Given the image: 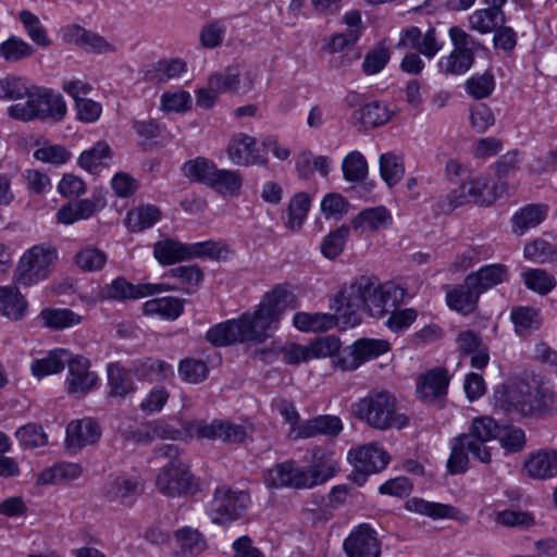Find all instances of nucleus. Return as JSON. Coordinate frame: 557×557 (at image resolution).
<instances>
[{"label": "nucleus", "mask_w": 557, "mask_h": 557, "mask_svg": "<svg viewBox=\"0 0 557 557\" xmlns=\"http://www.w3.org/2000/svg\"><path fill=\"white\" fill-rule=\"evenodd\" d=\"M511 320L518 333L525 335L540 327L539 313L535 309L520 307L511 311Z\"/></svg>", "instance_id": "58"}, {"label": "nucleus", "mask_w": 557, "mask_h": 557, "mask_svg": "<svg viewBox=\"0 0 557 557\" xmlns=\"http://www.w3.org/2000/svg\"><path fill=\"white\" fill-rule=\"evenodd\" d=\"M100 436L101 429L92 419L72 421L66 428V444L74 450L96 443Z\"/></svg>", "instance_id": "23"}, {"label": "nucleus", "mask_w": 557, "mask_h": 557, "mask_svg": "<svg viewBox=\"0 0 557 557\" xmlns=\"http://www.w3.org/2000/svg\"><path fill=\"white\" fill-rule=\"evenodd\" d=\"M505 24L504 12H493L486 9L475 10L469 16V25L473 30L480 34H488L495 32V29Z\"/></svg>", "instance_id": "39"}, {"label": "nucleus", "mask_w": 557, "mask_h": 557, "mask_svg": "<svg viewBox=\"0 0 557 557\" xmlns=\"http://www.w3.org/2000/svg\"><path fill=\"white\" fill-rule=\"evenodd\" d=\"M347 557H380L377 534L369 524L355 528L343 543Z\"/></svg>", "instance_id": "16"}, {"label": "nucleus", "mask_w": 557, "mask_h": 557, "mask_svg": "<svg viewBox=\"0 0 557 557\" xmlns=\"http://www.w3.org/2000/svg\"><path fill=\"white\" fill-rule=\"evenodd\" d=\"M71 352L66 349H55L45 358L32 363V372L38 379L61 372L70 361Z\"/></svg>", "instance_id": "33"}, {"label": "nucleus", "mask_w": 557, "mask_h": 557, "mask_svg": "<svg viewBox=\"0 0 557 557\" xmlns=\"http://www.w3.org/2000/svg\"><path fill=\"white\" fill-rule=\"evenodd\" d=\"M480 293L467 275L463 283L450 289L446 294V301L450 309L467 315L472 313L478 306Z\"/></svg>", "instance_id": "24"}, {"label": "nucleus", "mask_w": 557, "mask_h": 557, "mask_svg": "<svg viewBox=\"0 0 557 557\" xmlns=\"http://www.w3.org/2000/svg\"><path fill=\"white\" fill-rule=\"evenodd\" d=\"M449 376L443 368H435L422 375L417 385V392L421 399L433 403L447 393Z\"/></svg>", "instance_id": "22"}, {"label": "nucleus", "mask_w": 557, "mask_h": 557, "mask_svg": "<svg viewBox=\"0 0 557 557\" xmlns=\"http://www.w3.org/2000/svg\"><path fill=\"white\" fill-rule=\"evenodd\" d=\"M143 484L135 478L115 476L103 486V496L111 503L132 505L141 494Z\"/></svg>", "instance_id": "20"}, {"label": "nucleus", "mask_w": 557, "mask_h": 557, "mask_svg": "<svg viewBox=\"0 0 557 557\" xmlns=\"http://www.w3.org/2000/svg\"><path fill=\"white\" fill-rule=\"evenodd\" d=\"M242 185L243 176L238 171L215 166L208 187L223 195L237 196Z\"/></svg>", "instance_id": "32"}, {"label": "nucleus", "mask_w": 557, "mask_h": 557, "mask_svg": "<svg viewBox=\"0 0 557 557\" xmlns=\"http://www.w3.org/2000/svg\"><path fill=\"white\" fill-rule=\"evenodd\" d=\"M391 349L385 339L359 338L342 349L333 362L342 371H354L364 362L375 359Z\"/></svg>", "instance_id": "11"}, {"label": "nucleus", "mask_w": 557, "mask_h": 557, "mask_svg": "<svg viewBox=\"0 0 557 557\" xmlns=\"http://www.w3.org/2000/svg\"><path fill=\"white\" fill-rule=\"evenodd\" d=\"M178 373L189 383H200L207 379L209 369L206 362L196 359H185L180 362Z\"/></svg>", "instance_id": "61"}, {"label": "nucleus", "mask_w": 557, "mask_h": 557, "mask_svg": "<svg viewBox=\"0 0 557 557\" xmlns=\"http://www.w3.org/2000/svg\"><path fill=\"white\" fill-rule=\"evenodd\" d=\"M153 256L162 265L190 260L189 244L165 238L153 244Z\"/></svg>", "instance_id": "28"}, {"label": "nucleus", "mask_w": 557, "mask_h": 557, "mask_svg": "<svg viewBox=\"0 0 557 557\" xmlns=\"http://www.w3.org/2000/svg\"><path fill=\"white\" fill-rule=\"evenodd\" d=\"M380 173L382 180L388 187H393L400 182L405 174L403 159L393 152H386L380 156Z\"/></svg>", "instance_id": "40"}, {"label": "nucleus", "mask_w": 557, "mask_h": 557, "mask_svg": "<svg viewBox=\"0 0 557 557\" xmlns=\"http://www.w3.org/2000/svg\"><path fill=\"white\" fill-rule=\"evenodd\" d=\"M527 288L541 294H548L555 286L556 280L543 269H531L522 274Z\"/></svg>", "instance_id": "49"}, {"label": "nucleus", "mask_w": 557, "mask_h": 557, "mask_svg": "<svg viewBox=\"0 0 557 557\" xmlns=\"http://www.w3.org/2000/svg\"><path fill=\"white\" fill-rule=\"evenodd\" d=\"M157 455L169 459L156 476V487L162 495L181 497L193 495L199 490L198 480L190 472V466L181 457L176 445H162Z\"/></svg>", "instance_id": "8"}, {"label": "nucleus", "mask_w": 557, "mask_h": 557, "mask_svg": "<svg viewBox=\"0 0 557 557\" xmlns=\"http://www.w3.org/2000/svg\"><path fill=\"white\" fill-rule=\"evenodd\" d=\"M112 152L108 143L100 140L78 157V164L90 173H98L101 168L108 166Z\"/></svg>", "instance_id": "31"}, {"label": "nucleus", "mask_w": 557, "mask_h": 557, "mask_svg": "<svg viewBox=\"0 0 557 557\" xmlns=\"http://www.w3.org/2000/svg\"><path fill=\"white\" fill-rule=\"evenodd\" d=\"M164 277H173L180 280L181 284L184 285V287H177L174 285H171L174 287V290H183L186 294H193L195 293L199 285L203 281V272L198 265H180L173 269H170L165 274Z\"/></svg>", "instance_id": "36"}, {"label": "nucleus", "mask_w": 557, "mask_h": 557, "mask_svg": "<svg viewBox=\"0 0 557 557\" xmlns=\"http://www.w3.org/2000/svg\"><path fill=\"white\" fill-rule=\"evenodd\" d=\"M392 223V214L384 206L364 209L351 221L354 230L360 233H372L385 230L389 227Z\"/></svg>", "instance_id": "25"}, {"label": "nucleus", "mask_w": 557, "mask_h": 557, "mask_svg": "<svg viewBox=\"0 0 557 557\" xmlns=\"http://www.w3.org/2000/svg\"><path fill=\"white\" fill-rule=\"evenodd\" d=\"M342 169L348 182H360L368 174V163L359 151L348 153L342 162Z\"/></svg>", "instance_id": "50"}, {"label": "nucleus", "mask_w": 557, "mask_h": 557, "mask_svg": "<svg viewBox=\"0 0 557 557\" xmlns=\"http://www.w3.org/2000/svg\"><path fill=\"white\" fill-rule=\"evenodd\" d=\"M498 186L491 185L485 175H479L461 183L446 195L433 198V207L437 214H448L456 208L473 202L478 206H491L498 197Z\"/></svg>", "instance_id": "9"}, {"label": "nucleus", "mask_w": 557, "mask_h": 557, "mask_svg": "<svg viewBox=\"0 0 557 557\" xmlns=\"http://www.w3.org/2000/svg\"><path fill=\"white\" fill-rule=\"evenodd\" d=\"M34 53V48L25 40L12 36L0 45V55L8 62H17Z\"/></svg>", "instance_id": "51"}, {"label": "nucleus", "mask_w": 557, "mask_h": 557, "mask_svg": "<svg viewBox=\"0 0 557 557\" xmlns=\"http://www.w3.org/2000/svg\"><path fill=\"white\" fill-rule=\"evenodd\" d=\"M410 508L418 513L433 519L454 518L457 512V509L453 506L432 503L421 498H413Z\"/></svg>", "instance_id": "54"}, {"label": "nucleus", "mask_w": 557, "mask_h": 557, "mask_svg": "<svg viewBox=\"0 0 557 557\" xmlns=\"http://www.w3.org/2000/svg\"><path fill=\"white\" fill-rule=\"evenodd\" d=\"M107 253L99 248L86 246L75 255L74 262L83 272H97L107 263Z\"/></svg>", "instance_id": "42"}, {"label": "nucleus", "mask_w": 557, "mask_h": 557, "mask_svg": "<svg viewBox=\"0 0 557 557\" xmlns=\"http://www.w3.org/2000/svg\"><path fill=\"white\" fill-rule=\"evenodd\" d=\"M161 218V211L153 205L139 206L128 211L126 224L132 232H141L153 226Z\"/></svg>", "instance_id": "37"}, {"label": "nucleus", "mask_w": 557, "mask_h": 557, "mask_svg": "<svg viewBox=\"0 0 557 557\" xmlns=\"http://www.w3.org/2000/svg\"><path fill=\"white\" fill-rule=\"evenodd\" d=\"M27 309V300L16 286H0V313L3 317L18 321L26 315Z\"/></svg>", "instance_id": "27"}, {"label": "nucleus", "mask_w": 557, "mask_h": 557, "mask_svg": "<svg viewBox=\"0 0 557 557\" xmlns=\"http://www.w3.org/2000/svg\"><path fill=\"white\" fill-rule=\"evenodd\" d=\"M35 120L60 122L66 116V103L52 89L35 88Z\"/></svg>", "instance_id": "18"}, {"label": "nucleus", "mask_w": 557, "mask_h": 557, "mask_svg": "<svg viewBox=\"0 0 557 557\" xmlns=\"http://www.w3.org/2000/svg\"><path fill=\"white\" fill-rule=\"evenodd\" d=\"M175 537L184 554L198 555L206 549V540L197 530L189 527L182 528L175 532Z\"/></svg>", "instance_id": "48"}, {"label": "nucleus", "mask_w": 557, "mask_h": 557, "mask_svg": "<svg viewBox=\"0 0 557 557\" xmlns=\"http://www.w3.org/2000/svg\"><path fill=\"white\" fill-rule=\"evenodd\" d=\"M215 166L213 161L203 157H197L184 163L183 172L189 180L208 186Z\"/></svg>", "instance_id": "43"}, {"label": "nucleus", "mask_w": 557, "mask_h": 557, "mask_svg": "<svg viewBox=\"0 0 557 557\" xmlns=\"http://www.w3.org/2000/svg\"><path fill=\"white\" fill-rule=\"evenodd\" d=\"M351 412L359 421L380 431L400 430L409 423L408 417L397 410L396 397L386 391L370 392L352 404Z\"/></svg>", "instance_id": "7"}, {"label": "nucleus", "mask_w": 557, "mask_h": 557, "mask_svg": "<svg viewBox=\"0 0 557 557\" xmlns=\"http://www.w3.org/2000/svg\"><path fill=\"white\" fill-rule=\"evenodd\" d=\"M290 293L276 286L263 296L257 310L242 314L236 320L218 323L206 334V339L213 346L221 347L234 343H262L269 336L268 331L280 320L285 310Z\"/></svg>", "instance_id": "1"}, {"label": "nucleus", "mask_w": 557, "mask_h": 557, "mask_svg": "<svg viewBox=\"0 0 557 557\" xmlns=\"http://www.w3.org/2000/svg\"><path fill=\"white\" fill-rule=\"evenodd\" d=\"M310 197L306 193H299L290 200L287 208L286 226L288 228L297 231L301 227L310 209Z\"/></svg>", "instance_id": "46"}, {"label": "nucleus", "mask_w": 557, "mask_h": 557, "mask_svg": "<svg viewBox=\"0 0 557 557\" xmlns=\"http://www.w3.org/2000/svg\"><path fill=\"white\" fill-rule=\"evenodd\" d=\"M226 154L234 164L239 166H265L269 162L268 157L260 153L256 138L244 133H237L231 138Z\"/></svg>", "instance_id": "15"}, {"label": "nucleus", "mask_w": 557, "mask_h": 557, "mask_svg": "<svg viewBox=\"0 0 557 557\" xmlns=\"http://www.w3.org/2000/svg\"><path fill=\"white\" fill-rule=\"evenodd\" d=\"M404 297L405 289L395 284L380 285L374 278L361 276L336 295V311L346 324L354 326L361 322L362 312L381 318Z\"/></svg>", "instance_id": "2"}, {"label": "nucleus", "mask_w": 557, "mask_h": 557, "mask_svg": "<svg viewBox=\"0 0 557 557\" xmlns=\"http://www.w3.org/2000/svg\"><path fill=\"white\" fill-rule=\"evenodd\" d=\"M337 471V463L325 454L317 450L308 466H299L294 460L275 465L268 471L265 482L271 487H293L296 490L313 488L332 479Z\"/></svg>", "instance_id": "5"}, {"label": "nucleus", "mask_w": 557, "mask_h": 557, "mask_svg": "<svg viewBox=\"0 0 557 557\" xmlns=\"http://www.w3.org/2000/svg\"><path fill=\"white\" fill-rule=\"evenodd\" d=\"M311 358H326L342 351L341 342L336 336L329 335L318 338L309 344Z\"/></svg>", "instance_id": "63"}, {"label": "nucleus", "mask_w": 557, "mask_h": 557, "mask_svg": "<svg viewBox=\"0 0 557 557\" xmlns=\"http://www.w3.org/2000/svg\"><path fill=\"white\" fill-rule=\"evenodd\" d=\"M172 289L175 288L166 283H140L135 285L126 281L123 276H120L103 287L102 295L107 299L125 301L128 299L145 298L163 292H170Z\"/></svg>", "instance_id": "14"}, {"label": "nucleus", "mask_w": 557, "mask_h": 557, "mask_svg": "<svg viewBox=\"0 0 557 557\" xmlns=\"http://www.w3.org/2000/svg\"><path fill=\"white\" fill-rule=\"evenodd\" d=\"M185 300L176 297H161L147 300L143 305L145 314H158L166 320L177 319L184 311Z\"/></svg>", "instance_id": "30"}, {"label": "nucleus", "mask_w": 557, "mask_h": 557, "mask_svg": "<svg viewBox=\"0 0 557 557\" xmlns=\"http://www.w3.org/2000/svg\"><path fill=\"white\" fill-rule=\"evenodd\" d=\"M28 94V87L21 77L8 76L0 79V99L20 100Z\"/></svg>", "instance_id": "64"}, {"label": "nucleus", "mask_w": 557, "mask_h": 557, "mask_svg": "<svg viewBox=\"0 0 557 557\" xmlns=\"http://www.w3.org/2000/svg\"><path fill=\"white\" fill-rule=\"evenodd\" d=\"M393 114L385 102L374 100L356 109L351 114V122L359 129L367 131L386 124Z\"/></svg>", "instance_id": "19"}, {"label": "nucleus", "mask_w": 557, "mask_h": 557, "mask_svg": "<svg viewBox=\"0 0 557 557\" xmlns=\"http://www.w3.org/2000/svg\"><path fill=\"white\" fill-rule=\"evenodd\" d=\"M169 364L162 360L146 358L133 366V373L139 379L147 381H160L168 376Z\"/></svg>", "instance_id": "45"}, {"label": "nucleus", "mask_w": 557, "mask_h": 557, "mask_svg": "<svg viewBox=\"0 0 557 557\" xmlns=\"http://www.w3.org/2000/svg\"><path fill=\"white\" fill-rule=\"evenodd\" d=\"M349 233L350 228L347 225H342L330 232L321 243V253L330 260L335 259L343 252Z\"/></svg>", "instance_id": "44"}, {"label": "nucleus", "mask_w": 557, "mask_h": 557, "mask_svg": "<svg viewBox=\"0 0 557 557\" xmlns=\"http://www.w3.org/2000/svg\"><path fill=\"white\" fill-rule=\"evenodd\" d=\"M448 33L454 45V49L461 53H467L474 58L475 52L483 49L482 44L478 39L459 26L450 27Z\"/></svg>", "instance_id": "59"}, {"label": "nucleus", "mask_w": 557, "mask_h": 557, "mask_svg": "<svg viewBox=\"0 0 557 557\" xmlns=\"http://www.w3.org/2000/svg\"><path fill=\"white\" fill-rule=\"evenodd\" d=\"M15 436L24 448H37L47 445L48 436L41 425L27 423L18 428Z\"/></svg>", "instance_id": "55"}, {"label": "nucleus", "mask_w": 557, "mask_h": 557, "mask_svg": "<svg viewBox=\"0 0 557 557\" xmlns=\"http://www.w3.org/2000/svg\"><path fill=\"white\" fill-rule=\"evenodd\" d=\"M249 495L243 491H232L227 486L218 487L209 508L213 523L225 524L238 519L246 510Z\"/></svg>", "instance_id": "12"}, {"label": "nucleus", "mask_w": 557, "mask_h": 557, "mask_svg": "<svg viewBox=\"0 0 557 557\" xmlns=\"http://www.w3.org/2000/svg\"><path fill=\"white\" fill-rule=\"evenodd\" d=\"M502 432L498 424L491 417L473 419L468 433L460 434L454 440L447 468L451 474H460L467 471L469 466L468 453L482 463L492 461L493 446L491 443L497 440Z\"/></svg>", "instance_id": "4"}, {"label": "nucleus", "mask_w": 557, "mask_h": 557, "mask_svg": "<svg viewBox=\"0 0 557 557\" xmlns=\"http://www.w3.org/2000/svg\"><path fill=\"white\" fill-rule=\"evenodd\" d=\"M495 522L506 528L529 529L535 524V518L529 511L505 509L496 513Z\"/></svg>", "instance_id": "56"}, {"label": "nucleus", "mask_w": 557, "mask_h": 557, "mask_svg": "<svg viewBox=\"0 0 557 557\" xmlns=\"http://www.w3.org/2000/svg\"><path fill=\"white\" fill-rule=\"evenodd\" d=\"M348 456L355 468L354 481L359 485L369 474L382 471L389 462V455L377 443L350 450Z\"/></svg>", "instance_id": "13"}, {"label": "nucleus", "mask_w": 557, "mask_h": 557, "mask_svg": "<svg viewBox=\"0 0 557 557\" xmlns=\"http://www.w3.org/2000/svg\"><path fill=\"white\" fill-rule=\"evenodd\" d=\"M473 62L474 58L472 55L454 49L447 57L440 60L438 66L444 73L460 75L469 71Z\"/></svg>", "instance_id": "57"}, {"label": "nucleus", "mask_w": 557, "mask_h": 557, "mask_svg": "<svg viewBox=\"0 0 557 557\" xmlns=\"http://www.w3.org/2000/svg\"><path fill=\"white\" fill-rule=\"evenodd\" d=\"M527 474L535 480L557 476V449H540L529 455L524 462Z\"/></svg>", "instance_id": "21"}, {"label": "nucleus", "mask_w": 557, "mask_h": 557, "mask_svg": "<svg viewBox=\"0 0 557 557\" xmlns=\"http://www.w3.org/2000/svg\"><path fill=\"white\" fill-rule=\"evenodd\" d=\"M152 435L161 440H185L186 437H197L207 440H220L226 444H240L248 432L244 425L235 424L223 420H213L210 423L205 421H189L183 425V430L173 428L162 422H151Z\"/></svg>", "instance_id": "6"}, {"label": "nucleus", "mask_w": 557, "mask_h": 557, "mask_svg": "<svg viewBox=\"0 0 557 557\" xmlns=\"http://www.w3.org/2000/svg\"><path fill=\"white\" fill-rule=\"evenodd\" d=\"M494 89L495 78L488 71L483 74H475L466 81L467 92L478 100L487 98Z\"/></svg>", "instance_id": "53"}, {"label": "nucleus", "mask_w": 557, "mask_h": 557, "mask_svg": "<svg viewBox=\"0 0 557 557\" xmlns=\"http://www.w3.org/2000/svg\"><path fill=\"white\" fill-rule=\"evenodd\" d=\"M18 17L26 34L36 45L40 47H48L51 45V40L37 15L28 10H23L20 12Z\"/></svg>", "instance_id": "47"}, {"label": "nucleus", "mask_w": 557, "mask_h": 557, "mask_svg": "<svg viewBox=\"0 0 557 557\" xmlns=\"http://www.w3.org/2000/svg\"><path fill=\"white\" fill-rule=\"evenodd\" d=\"M66 366L69 368L66 385L70 394L85 395L97 385L98 375L89 370L88 359L82 356H71Z\"/></svg>", "instance_id": "17"}, {"label": "nucleus", "mask_w": 557, "mask_h": 557, "mask_svg": "<svg viewBox=\"0 0 557 557\" xmlns=\"http://www.w3.org/2000/svg\"><path fill=\"white\" fill-rule=\"evenodd\" d=\"M293 323L302 332H326L336 325V318L330 313L297 312Z\"/></svg>", "instance_id": "35"}, {"label": "nucleus", "mask_w": 557, "mask_h": 557, "mask_svg": "<svg viewBox=\"0 0 557 557\" xmlns=\"http://www.w3.org/2000/svg\"><path fill=\"white\" fill-rule=\"evenodd\" d=\"M39 318L45 326L54 331L69 329L82 322V317L67 308H45Z\"/></svg>", "instance_id": "34"}, {"label": "nucleus", "mask_w": 557, "mask_h": 557, "mask_svg": "<svg viewBox=\"0 0 557 557\" xmlns=\"http://www.w3.org/2000/svg\"><path fill=\"white\" fill-rule=\"evenodd\" d=\"M82 474V467L78 463H59L41 472L39 482L41 484H60L77 479Z\"/></svg>", "instance_id": "41"}, {"label": "nucleus", "mask_w": 557, "mask_h": 557, "mask_svg": "<svg viewBox=\"0 0 557 557\" xmlns=\"http://www.w3.org/2000/svg\"><path fill=\"white\" fill-rule=\"evenodd\" d=\"M133 371L126 370L119 362H111L107 366L108 397L125 398L135 392Z\"/></svg>", "instance_id": "26"}, {"label": "nucleus", "mask_w": 557, "mask_h": 557, "mask_svg": "<svg viewBox=\"0 0 557 557\" xmlns=\"http://www.w3.org/2000/svg\"><path fill=\"white\" fill-rule=\"evenodd\" d=\"M500 429L502 432H499L497 440L504 449H506L508 453H517L524 447L525 434L522 429L506 425H500Z\"/></svg>", "instance_id": "60"}, {"label": "nucleus", "mask_w": 557, "mask_h": 557, "mask_svg": "<svg viewBox=\"0 0 557 557\" xmlns=\"http://www.w3.org/2000/svg\"><path fill=\"white\" fill-rule=\"evenodd\" d=\"M208 85L219 94L236 91L239 87V74L230 70L214 73L209 77Z\"/></svg>", "instance_id": "62"}, {"label": "nucleus", "mask_w": 557, "mask_h": 557, "mask_svg": "<svg viewBox=\"0 0 557 557\" xmlns=\"http://www.w3.org/2000/svg\"><path fill=\"white\" fill-rule=\"evenodd\" d=\"M58 260V250L48 243H42L27 249L21 257L15 270V281L24 286H30L46 280L53 271Z\"/></svg>", "instance_id": "10"}, {"label": "nucleus", "mask_w": 557, "mask_h": 557, "mask_svg": "<svg viewBox=\"0 0 557 557\" xmlns=\"http://www.w3.org/2000/svg\"><path fill=\"white\" fill-rule=\"evenodd\" d=\"M548 206L543 203H531L521 208L512 216V225L521 233L530 227H535L542 223L547 214Z\"/></svg>", "instance_id": "38"}, {"label": "nucleus", "mask_w": 557, "mask_h": 557, "mask_svg": "<svg viewBox=\"0 0 557 557\" xmlns=\"http://www.w3.org/2000/svg\"><path fill=\"white\" fill-rule=\"evenodd\" d=\"M226 25L222 20L207 22L200 29L199 40L203 48L214 49L223 44Z\"/></svg>", "instance_id": "52"}, {"label": "nucleus", "mask_w": 557, "mask_h": 557, "mask_svg": "<svg viewBox=\"0 0 557 557\" xmlns=\"http://www.w3.org/2000/svg\"><path fill=\"white\" fill-rule=\"evenodd\" d=\"M494 399L497 408L521 418L545 420L557 414V392L535 376L502 385Z\"/></svg>", "instance_id": "3"}, {"label": "nucleus", "mask_w": 557, "mask_h": 557, "mask_svg": "<svg viewBox=\"0 0 557 557\" xmlns=\"http://www.w3.org/2000/svg\"><path fill=\"white\" fill-rule=\"evenodd\" d=\"M468 276L470 278V283L472 282L479 293L483 294L487 289L507 281L508 270L506 265L495 263L484 265Z\"/></svg>", "instance_id": "29"}]
</instances>
